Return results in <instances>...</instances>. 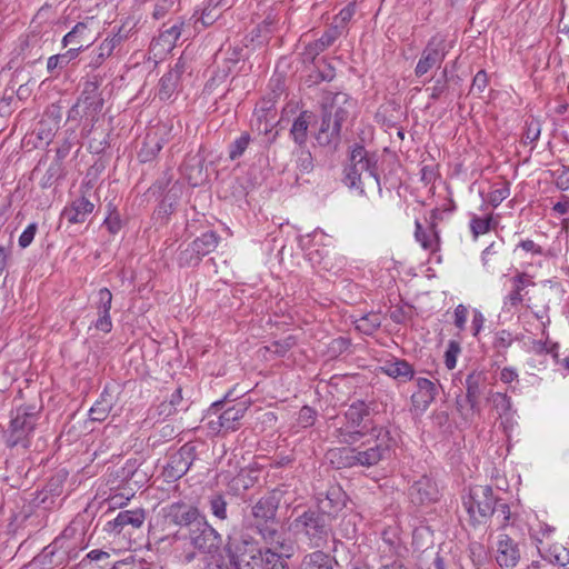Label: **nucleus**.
I'll list each match as a JSON object with an SVG mask.
<instances>
[{
	"instance_id": "nucleus-1",
	"label": "nucleus",
	"mask_w": 569,
	"mask_h": 569,
	"mask_svg": "<svg viewBox=\"0 0 569 569\" xmlns=\"http://www.w3.org/2000/svg\"><path fill=\"white\" fill-rule=\"evenodd\" d=\"M368 436L369 438L358 447H343L331 451V456L337 459L339 467L370 468L391 458L397 447V440L389 428L372 426Z\"/></svg>"
},
{
	"instance_id": "nucleus-2",
	"label": "nucleus",
	"mask_w": 569,
	"mask_h": 569,
	"mask_svg": "<svg viewBox=\"0 0 569 569\" xmlns=\"http://www.w3.org/2000/svg\"><path fill=\"white\" fill-rule=\"evenodd\" d=\"M355 100L345 92H328L321 102V122L315 138L319 146L336 149L340 143L341 128L353 111Z\"/></svg>"
},
{
	"instance_id": "nucleus-3",
	"label": "nucleus",
	"mask_w": 569,
	"mask_h": 569,
	"mask_svg": "<svg viewBox=\"0 0 569 569\" xmlns=\"http://www.w3.org/2000/svg\"><path fill=\"white\" fill-rule=\"evenodd\" d=\"M288 530L310 549H320L327 546L332 536V517L317 507L301 512L295 509Z\"/></svg>"
},
{
	"instance_id": "nucleus-4",
	"label": "nucleus",
	"mask_w": 569,
	"mask_h": 569,
	"mask_svg": "<svg viewBox=\"0 0 569 569\" xmlns=\"http://www.w3.org/2000/svg\"><path fill=\"white\" fill-rule=\"evenodd\" d=\"M343 182L360 196L367 194V188L381 193L376 156L369 154L363 146L356 144L350 152L349 164L345 168Z\"/></svg>"
},
{
	"instance_id": "nucleus-5",
	"label": "nucleus",
	"mask_w": 569,
	"mask_h": 569,
	"mask_svg": "<svg viewBox=\"0 0 569 569\" xmlns=\"http://www.w3.org/2000/svg\"><path fill=\"white\" fill-rule=\"evenodd\" d=\"M369 415L370 409L365 401L352 402L342 417H336L332 423L333 437L343 445L358 442L370 432L371 427L367 423Z\"/></svg>"
},
{
	"instance_id": "nucleus-6",
	"label": "nucleus",
	"mask_w": 569,
	"mask_h": 569,
	"mask_svg": "<svg viewBox=\"0 0 569 569\" xmlns=\"http://www.w3.org/2000/svg\"><path fill=\"white\" fill-rule=\"evenodd\" d=\"M230 397L231 392H228L223 400L213 402L208 410L209 416H216V419H210L208 422L209 429L216 433L224 435L238 430L249 409L250 403L248 401H240L222 410L226 400Z\"/></svg>"
},
{
	"instance_id": "nucleus-7",
	"label": "nucleus",
	"mask_w": 569,
	"mask_h": 569,
	"mask_svg": "<svg viewBox=\"0 0 569 569\" xmlns=\"http://www.w3.org/2000/svg\"><path fill=\"white\" fill-rule=\"evenodd\" d=\"M38 411L34 407H19L11 412V420L8 430L4 432L6 445L10 448L29 446V438L32 435L37 421Z\"/></svg>"
},
{
	"instance_id": "nucleus-8",
	"label": "nucleus",
	"mask_w": 569,
	"mask_h": 569,
	"mask_svg": "<svg viewBox=\"0 0 569 569\" xmlns=\"http://www.w3.org/2000/svg\"><path fill=\"white\" fill-rule=\"evenodd\" d=\"M497 501L491 487L473 486L468 496L463 497L462 505L476 525L483 523L493 516Z\"/></svg>"
},
{
	"instance_id": "nucleus-9",
	"label": "nucleus",
	"mask_w": 569,
	"mask_h": 569,
	"mask_svg": "<svg viewBox=\"0 0 569 569\" xmlns=\"http://www.w3.org/2000/svg\"><path fill=\"white\" fill-rule=\"evenodd\" d=\"M450 48L451 44L447 42L445 36L438 33L431 37L421 51L415 68V76L421 78L433 68H440Z\"/></svg>"
},
{
	"instance_id": "nucleus-10",
	"label": "nucleus",
	"mask_w": 569,
	"mask_h": 569,
	"mask_svg": "<svg viewBox=\"0 0 569 569\" xmlns=\"http://www.w3.org/2000/svg\"><path fill=\"white\" fill-rule=\"evenodd\" d=\"M219 236L214 231H207L196 238L179 254L180 266H197L201 259L212 252L219 243Z\"/></svg>"
},
{
	"instance_id": "nucleus-11",
	"label": "nucleus",
	"mask_w": 569,
	"mask_h": 569,
	"mask_svg": "<svg viewBox=\"0 0 569 569\" xmlns=\"http://www.w3.org/2000/svg\"><path fill=\"white\" fill-rule=\"evenodd\" d=\"M164 521L176 527H188L191 529L203 516L200 510L182 500L171 502L162 508Z\"/></svg>"
},
{
	"instance_id": "nucleus-12",
	"label": "nucleus",
	"mask_w": 569,
	"mask_h": 569,
	"mask_svg": "<svg viewBox=\"0 0 569 569\" xmlns=\"http://www.w3.org/2000/svg\"><path fill=\"white\" fill-rule=\"evenodd\" d=\"M189 540L193 548L203 553L216 552L222 543L221 535L208 523L204 516L189 529Z\"/></svg>"
},
{
	"instance_id": "nucleus-13",
	"label": "nucleus",
	"mask_w": 569,
	"mask_h": 569,
	"mask_svg": "<svg viewBox=\"0 0 569 569\" xmlns=\"http://www.w3.org/2000/svg\"><path fill=\"white\" fill-rule=\"evenodd\" d=\"M184 20L182 18L163 23L159 36L151 42V49L156 52V56L169 53L182 36Z\"/></svg>"
},
{
	"instance_id": "nucleus-14",
	"label": "nucleus",
	"mask_w": 569,
	"mask_h": 569,
	"mask_svg": "<svg viewBox=\"0 0 569 569\" xmlns=\"http://www.w3.org/2000/svg\"><path fill=\"white\" fill-rule=\"evenodd\" d=\"M282 492L273 490L261 497L252 507L251 515L254 519L253 526L261 522H273L277 510L281 502Z\"/></svg>"
},
{
	"instance_id": "nucleus-15",
	"label": "nucleus",
	"mask_w": 569,
	"mask_h": 569,
	"mask_svg": "<svg viewBox=\"0 0 569 569\" xmlns=\"http://www.w3.org/2000/svg\"><path fill=\"white\" fill-rule=\"evenodd\" d=\"M496 561L503 569H513L521 558L518 543L508 535H499L496 545Z\"/></svg>"
},
{
	"instance_id": "nucleus-16",
	"label": "nucleus",
	"mask_w": 569,
	"mask_h": 569,
	"mask_svg": "<svg viewBox=\"0 0 569 569\" xmlns=\"http://www.w3.org/2000/svg\"><path fill=\"white\" fill-rule=\"evenodd\" d=\"M112 303V293L108 288H101L96 295L93 307L97 310L98 319L94 322V328L104 333L112 329V321L110 317V309Z\"/></svg>"
},
{
	"instance_id": "nucleus-17",
	"label": "nucleus",
	"mask_w": 569,
	"mask_h": 569,
	"mask_svg": "<svg viewBox=\"0 0 569 569\" xmlns=\"http://www.w3.org/2000/svg\"><path fill=\"white\" fill-rule=\"evenodd\" d=\"M440 218V211L438 209H433L431 211V222L430 228L425 230L422 224L417 220L415 222V237L416 240L421 244L425 250H429L430 252H436L440 248V237L437 230V220Z\"/></svg>"
},
{
	"instance_id": "nucleus-18",
	"label": "nucleus",
	"mask_w": 569,
	"mask_h": 569,
	"mask_svg": "<svg viewBox=\"0 0 569 569\" xmlns=\"http://www.w3.org/2000/svg\"><path fill=\"white\" fill-rule=\"evenodd\" d=\"M510 281L511 290L503 298V309L507 311L517 309L523 301L526 288L535 286L531 277L526 272H518Z\"/></svg>"
},
{
	"instance_id": "nucleus-19",
	"label": "nucleus",
	"mask_w": 569,
	"mask_h": 569,
	"mask_svg": "<svg viewBox=\"0 0 569 569\" xmlns=\"http://www.w3.org/2000/svg\"><path fill=\"white\" fill-rule=\"evenodd\" d=\"M146 521V510L137 508L132 510L120 511L117 517L108 522L111 532L120 535L124 528L140 529Z\"/></svg>"
},
{
	"instance_id": "nucleus-20",
	"label": "nucleus",
	"mask_w": 569,
	"mask_h": 569,
	"mask_svg": "<svg viewBox=\"0 0 569 569\" xmlns=\"http://www.w3.org/2000/svg\"><path fill=\"white\" fill-rule=\"evenodd\" d=\"M417 391L411 396V403L416 411L425 412L436 399L438 388L427 378L416 380Z\"/></svg>"
},
{
	"instance_id": "nucleus-21",
	"label": "nucleus",
	"mask_w": 569,
	"mask_h": 569,
	"mask_svg": "<svg viewBox=\"0 0 569 569\" xmlns=\"http://www.w3.org/2000/svg\"><path fill=\"white\" fill-rule=\"evenodd\" d=\"M410 499L416 505H428L439 498V490L435 481L428 477H421L410 488Z\"/></svg>"
},
{
	"instance_id": "nucleus-22",
	"label": "nucleus",
	"mask_w": 569,
	"mask_h": 569,
	"mask_svg": "<svg viewBox=\"0 0 569 569\" xmlns=\"http://www.w3.org/2000/svg\"><path fill=\"white\" fill-rule=\"evenodd\" d=\"M191 463V449L182 447L170 456L169 461L164 467V475L170 479H179L188 472Z\"/></svg>"
},
{
	"instance_id": "nucleus-23",
	"label": "nucleus",
	"mask_w": 569,
	"mask_h": 569,
	"mask_svg": "<svg viewBox=\"0 0 569 569\" xmlns=\"http://www.w3.org/2000/svg\"><path fill=\"white\" fill-rule=\"evenodd\" d=\"M181 171L189 184L193 187L201 184L207 178L203 154L201 152L188 154L181 166Z\"/></svg>"
},
{
	"instance_id": "nucleus-24",
	"label": "nucleus",
	"mask_w": 569,
	"mask_h": 569,
	"mask_svg": "<svg viewBox=\"0 0 569 569\" xmlns=\"http://www.w3.org/2000/svg\"><path fill=\"white\" fill-rule=\"evenodd\" d=\"M339 38L337 28H328L316 41L308 43L301 52L303 62H315L316 58Z\"/></svg>"
},
{
	"instance_id": "nucleus-25",
	"label": "nucleus",
	"mask_w": 569,
	"mask_h": 569,
	"mask_svg": "<svg viewBox=\"0 0 569 569\" xmlns=\"http://www.w3.org/2000/svg\"><path fill=\"white\" fill-rule=\"evenodd\" d=\"M487 383L485 371L473 370L466 378V398L472 410L478 409L479 399Z\"/></svg>"
},
{
	"instance_id": "nucleus-26",
	"label": "nucleus",
	"mask_w": 569,
	"mask_h": 569,
	"mask_svg": "<svg viewBox=\"0 0 569 569\" xmlns=\"http://www.w3.org/2000/svg\"><path fill=\"white\" fill-rule=\"evenodd\" d=\"M182 73L183 64L178 61L173 68L161 77L158 90L161 100H168L177 92Z\"/></svg>"
},
{
	"instance_id": "nucleus-27",
	"label": "nucleus",
	"mask_w": 569,
	"mask_h": 569,
	"mask_svg": "<svg viewBox=\"0 0 569 569\" xmlns=\"http://www.w3.org/2000/svg\"><path fill=\"white\" fill-rule=\"evenodd\" d=\"M94 204L86 197L73 200L62 211V217L69 223H83L88 216L93 211Z\"/></svg>"
},
{
	"instance_id": "nucleus-28",
	"label": "nucleus",
	"mask_w": 569,
	"mask_h": 569,
	"mask_svg": "<svg viewBox=\"0 0 569 569\" xmlns=\"http://www.w3.org/2000/svg\"><path fill=\"white\" fill-rule=\"evenodd\" d=\"M116 400L113 396L109 392L108 387H106L100 393L97 401L89 410V419L91 421L102 422L104 421L112 408L114 407Z\"/></svg>"
},
{
	"instance_id": "nucleus-29",
	"label": "nucleus",
	"mask_w": 569,
	"mask_h": 569,
	"mask_svg": "<svg viewBox=\"0 0 569 569\" xmlns=\"http://www.w3.org/2000/svg\"><path fill=\"white\" fill-rule=\"evenodd\" d=\"M381 371L390 378L407 382L413 379L415 369L405 359H395L388 361L381 367Z\"/></svg>"
},
{
	"instance_id": "nucleus-30",
	"label": "nucleus",
	"mask_w": 569,
	"mask_h": 569,
	"mask_svg": "<svg viewBox=\"0 0 569 569\" xmlns=\"http://www.w3.org/2000/svg\"><path fill=\"white\" fill-rule=\"evenodd\" d=\"M92 40V32L89 28V21L78 22L70 32H68L63 39L62 44L67 46H78L87 48Z\"/></svg>"
},
{
	"instance_id": "nucleus-31",
	"label": "nucleus",
	"mask_w": 569,
	"mask_h": 569,
	"mask_svg": "<svg viewBox=\"0 0 569 569\" xmlns=\"http://www.w3.org/2000/svg\"><path fill=\"white\" fill-rule=\"evenodd\" d=\"M312 117L313 116L311 112L303 111L295 119L291 126L290 136L299 147L306 144L308 137V128Z\"/></svg>"
},
{
	"instance_id": "nucleus-32",
	"label": "nucleus",
	"mask_w": 569,
	"mask_h": 569,
	"mask_svg": "<svg viewBox=\"0 0 569 569\" xmlns=\"http://www.w3.org/2000/svg\"><path fill=\"white\" fill-rule=\"evenodd\" d=\"M64 535L56 538L52 543L44 547L42 551L36 556L32 560L37 563L41 569H52L54 567V556L59 548L63 547Z\"/></svg>"
},
{
	"instance_id": "nucleus-33",
	"label": "nucleus",
	"mask_w": 569,
	"mask_h": 569,
	"mask_svg": "<svg viewBox=\"0 0 569 569\" xmlns=\"http://www.w3.org/2000/svg\"><path fill=\"white\" fill-rule=\"evenodd\" d=\"M300 569H333V559L321 550L306 555Z\"/></svg>"
},
{
	"instance_id": "nucleus-34",
	"label": "nucleus",
	"mask_w": 569,
	"mask_h": 569,
	"mask_svg": "<svg viewBox=\"0 0 569 569\" xmlns=\"http://www.w3.org/2000/svg\"><path fill=\"white\" fill-rule=\"evenodd\" d=\"M489 401L500 418H505L508 421L513 417L515 411L512 409V401L507 393L493 392L491 393Z\"/></svg>"
},
{
	"instance_id": "nucleus-35",
	"label": "nucleus",
	"mask_w": 569,
	"mask_h": 569,
	"mask_svg": "<svg viewBox=\"0 0 569 569\" xmlns=\"http://www.w3.org/2000/svg\"><path fill=\"white\" fill-rule=\"evenodd\" d=\"M138 21L133 17H128L119 27L118 31L112 36L106 38L107 41L113 43L117 49L122 42L128 40L137 31Z\"/></svg>"
},
{
	"instance_id": "nucleus-36",
	"label": "nucleus",
	"mask_w": 569,
	"mask_h": 569,
	"mask_svg": "<svg viewBox=\"0 0 569 569\" xmlns=\"http://www.w3.org/2000/svg\"><path fill=\"white\" fill-rule=\"evenodd\" d=\"M62 177H63L62 156L60 154V151H58L57 159H54L49 164L46 173L43 174V177L40 180V186L42 188H50Z\"/></svg>"
},
{
	"instance_id": "nucleus-37",
	"label": "nucleus",
	"mask_w": 569,
	"mask_h": 569,
	"mask_svg": "<svg viewBox=\"0 0 569 569\" xmlns=\"http://www.w3.org/2000/svg\"><path fill=\"white\" fill-rule=\"evenodd\" d=\"M254 527L266 543L282 547V537L277 529L276 520L273 522H261L254 525Z\"/></svg>"
},
{
	"instance_id": "nucleus-38",
	"label": "nucleus",
	"mask_w": 569,
	"mask_h": 569,
	"mask_svg": "<svg viewBox=\"0 0 569 569\" xmlns=\"http://www.w3.org/2000/svg\"><path fill=\"white\" fill-rule=\"evenodd\" d=\"M382 322V318L378 312H369L355 321L356 329L365 335L376 332Z\"/></svg>"
},
{
	"instance_id": "nucleus-39",
	"label": "nucleus",
	"mask_w": 569,
	"mask_h": 569,
	"mask_svg": "<svg viewBox=\"0 0 569 569\" xmlns=\"http://www.w3.org/2000/svg\"><path fill=\"white\" fill-rule=\"evenodd\" d=\"M114 50L113 43H110V41L104 39L100 46L92 51L89 67L92 69L99 68L109 57L112 56Z\"/></svg>"
},
{
	"instance_id": "nucleus-40",
	"label": "nucleus",
	"mask_w": 569,
	"mask_h": 569,
	"mask_svg": "<svg viewBox=\"0 0 569 569\" xmlns=\"http://www.w3.org/2000/svg\"><path fill=\"white\" fill-rule=\"evenodd\" d=\"M97 90L98 86L94 82H87L80 98L86 107H93L94 111L102 107V99L97 97Z\"/></svg>"
},
{
	"instance_id": "nucleus-41",
	"label": "nucleus",
	"mask_w": 569,
	"mask_h": 569,
	"mask_svg": "<svg viewBox=\"0 0 569 569\" xmlns=\"http://www.w3.org/2000/svg\"><path fill=\"white\" fill-rule=\"evenodd\" d=\"M355 11V4H348L333 18V23L330 28H337L339 37L346 31L347 24L352 19Z\"/></svg>"
},
{
	"instance_id": "nucleus-42",
	"label": "nucleus",
	"mask_w": 569,
	"mask_h": 569,
	"mask_svg": "<svg viewBox=\"0 0 569 569\" xmlns=\"http://www.w3.org/2000/svg\"><path fill=\"white\" fill-rule=\"evenodd\" d=\"M251 142V137L248 132H242L233 142L229 146V158L231 160L239 159L243 156Z\"/></svg>"
},
{
	"instance_id": "nucleus-43",
	"label": "nucleus",
	"mask_w": 569,
	"mask_h": 569,
	"mask_svg": "<svg viewBox=\"0 0 569 569\" xmlns=\"http://www.w3.org/2000/svg\"><path fill=\"white\" fill-rule=\"evenodd\" d=\"M210 512L213 517L219 520H226L228 518L227 513V500L222 495H212L208 500Z\"/></svg>"
},
{
	"instance_id": "nucleus-44",
	"label": "nucleus",
	"mask_w": 569,
	"mask_h": 569,
	"mask_svg": "<svg viewBox=\"0 0 569 569\" xmlns=\"http://www.w3.org/2000/svg\"><path fill=\"white\" fill-rule=\"evenodd\" d=\"M515 338L510 331L499 330L493 336L492 347L497 352L505 353Z\"/></svg>"
},
{
	"instance_id": "nucleus-45",
	"label": "nucleus",
	"mask_w": 569,
	"mask_h": 569,
	"mask_svg": "<svg viewBox=\"0 0 569 569\" xmlns=\"http://www.w3.org/2000/svg\"><path fill=\"white\" fill-rule=\"evenodd\" d=\"M510 194V188L508 183H500L499 186H495L487 196V201L492 207H498L505 199H507Z\"/></svg>"
},
{
	"instance_id": "nucleus-46",
	"label": "nucleus",
	"mask_w": 569,
	"mask_h": 569,
	"mask_svg": "<svg viewBox=\"0 0 569 569\" xmlns=\"http://www.w3.org/2000/svg\"><path fill=\"white\" fill-rule=\"evenodd\" d=\"M448 89V70L445 68L441 72L440 78L435 80V83L431 88H428L427 90H430V99L438 100Z\"/></svg>"
},
{
	"instance_id": "nucleus-47",
	"label": "nucleus",
	"mask_w": 569,
	"mask_h": 569,
	"mask_svg": "<svg viewBox=\"0 0 569 569\" xmlns=\"http://www.w3.org/2000/svg\"><path fill=\"white\" fill-rule=\"evenodd\" d=\"M296 163H297V168L306 173V172H310L313 168V159H312V156L310 153L309 150H307L306 148L300 147V149L298 150L297 152V160H296Z\"/></svg>"
},
{
	"instance_id": "nucleus-48",
	"label": "nucleus",
	"mask_w": 569,
	"mask_h": 569,
	"mask_svg": "<svg viewBox=\"0 0 569 569\" xmlns=\"http://www.w3.org/2000/svg\"><path fill=\"white\" fill-rule=\"evenodd\" d=\"M495 519L498 522L499 528H505L509 525L510 520V508L506 502L497 501L495 506Z\"/></svg>"
},
{
	"instance_id": "nucleus-49",
	"label": "nucleus",
	"mask_w": 569,
	"mask_h": 569,
	"mask_svg": "<svg viewBox=\"0 0 569 569\" xmlns=\"http://www.w3.org/2000/svg\"><path fill=\"white\" fill-rule=\"evenodd\" d=\"M541 133V124L539 120L531 119L526 123V130L523 133L525 143L536 142Z\"/></svg>"
},
{
	"instance_id": "nucleus-50",
	"label": "nucleus",
	"mask_w": 569,
	"mask_h": 569,
	"mask_svg": "<svg viewBox=\"0 0 569 569\" xmlns=\"http://www.w3.org/2000/svg\"><path fill=\"white\" fill-rule=\"evenodd\" d=\"M317 417V411L309 406H303L299 413L297 422L301 428H308L313 426Z\"/></svg>"
},
{
	"instance_id": "nucleus-51",
	"label": "nucleus",
	"mask_w": 569,
	"mask_h": 569,
	"mask_svg": "<svg viewBox=\"0 0 569 569\" xmlns=\"http://www.w3.org/2000/svg\"><path fill=\"white\" fill-rule=\"evenodd\" d=\"M257 552L261 559V562L266 566H271L270 568H276V565L279 562H286L281 559V555L271 550L270 548L258 549Z\"/></svg>"
},
{
	"instance_id": "nucleus-52",
	"label": "nucleus",
	"mask_w": 569,
	"mask_h": 569,
	"mask_svg": "<svg viewBox=\"0 0 569 569\" xmlns=\"http://www.w3.org/2000/svg\"><path fill=\"white\" fill-rule=\"evenodd\" d=\"M491 218L475 217L470 222V228L475 237L485 234L490 229Z\"/></svg>"
},
{
	"instance_id": "nucleus-53",
	"label": "nucleus",
	"mask_w": 569,
	"mask_h": 569,
	"mask_svg": "<svg viewBox=\"0 0 569 569\" xmlns=\"http://www.w3.org/2000/svg\"><path fill=\"white\" fill-rule=\"evenodd\" d=\"M37 230H38L37 222L30 223L19 237V240H18L19 247L22 249L28 248L32 243L34 236L37 233Z\"/></svg>"
},
{
	"instance_id": "nucleus-54",
	"label": "nucleus",
	"mask_w": 569,
	"mask_h": 569,
	"mask_svg": "<svg viewBox=\"0 0 569 569\" xmlns=\"http://www.w3.org/2000/svg\"><path fill=\"white\" fill-rule=\"evenodd\" d=\"M497 254L498 251L496 250L495 244L488 246L482 251V263L489 271H495V266L497 263Z\"/></svg>"
},
{
	"instance_id": "nucleus-55",
	"label": "nucleus",
	"mask_w": 569,
	"mask_h": 569,
	"mask_svg": "<svg viewBox=\"0 0 569 569\" xmlns=\"http://www.w3.org/2000/svg\"><path fill=\"white\" fill-rule=\"evenodd\" d=\"M174 0H159L153 9L152 17L156 20L164 18L173 8Z\"/></svg>"
},
{
	"instance_id": "nucleus-56",
	"label": "nucleus",
	"mask_w": 569,
	"mask_h": 569,
	"mask_svg": "<svg viewBox=\"0 0 569 569\" xmlns=\"http://www.w3.org/2000/svg\"><path fill=\"white\" fill-rule=\"evenodd\" d=\"M518 249H521L525 252L530 253L532 256H541L543 253L542 247L530 239L521 240L516 246L513 252H516Z\"/></svg>"
},
{
	"instance_id": "nucleus-57",
	"label": "nucleus",
	"mask_w": 569,
	"mask_h": 569,
	"mask_svg": "<svg viewBox=\"0 0 569 569\" xmlns=\"http://www.w3.org/2000/svg\"><path fill=\"white\" fill-rule=\"evenodd\" d=\"M103 224L112 234L118 233L122 227L120 216L116 211H111L109 213V216L104 219Z\"/></svg>"
},
{
	"instance_id": "nucleus-58",
	"label": "nucleus",
	"mask_w": 569,
	"mask_h": 569,
	"mask_svg": "<svg viewBox=\"0 0 569 569\" xmlns=\"http://www.w3.org/2000/svg\"><path fill=\"white\" fill-rule=\"evenodd\" d=\"M460 351V348L455 342L449 345V348L445 352V365L448 369H453L457 363V356Z\"/></svg>"
},
{
	"instance_id": "nucleus-59",
	"label": "nucleus",
	"mask_w": 569,
	"mask_h": 569,
	"mask_svg": "<svg viewBox=\"0 0 569 569\" xmlns=\"http://www.w3.org/2000/svg\"><path fill=\"white\" fill-rule=\"evenodd\" d=\"M67 66V60L61 54H54L48 59L47 70L50 73H56L57 70L61 71Z\"/></svg>"
},
{
	"instance_id": "nucleus-60",
	"label": "nucleus",
	"mask_w": 569,
	"mask_h": 569,
	"mask_svg": "<svg viewBox=\"0 0 569 569\" xmlns=\"http://www.w3.org/2000/svg\"><path fill=\"white\" fill-rule=\"evenodd\" d=\"M488 86V74L485 70L477 72L472 80L471 91L483 92Z\"/></svg>"
},
{
	"instance_id": "nucleus-61",
	"label": "nucleus",
	"mask_w": 569,
	"mask_h": 569,
	"mask_svg": "<svg viewBox=\"0 0 569 569\" xmlns=\"http://www.w3.org/2000/svg\"><path fill=\"white\" fill-rule=\"evenodd\" d=\"M470 556L475 563L480 565L486 559V550L481 543L475 542L470 545Z\"/></svg>"
},
{
	"instance_id": "nucleus-62",
	"label": "nucleus",
	"mask_w": 569,
	"mask_h": 569,
	"mask_svg": "<svg viewBox=\"0 0 569 569\" xmlns=\"http://www.w3.org/2000/svg\"><path fill=\"white\" fill-rule=\"evenodd\" d=\"M110 558V555L107 551L100 549H93L87 553L86 558L81 561L83 567L87 566V560L89 561H104Z\"/></svg>"
},
{
	"instance_id": "nucleus-63",
	"label": "nucleus",
	"mask_w": 569,
	"mask_h": 569,
	"mask_svg": "<svg viewBox=\"0 0 569 569\" xmlns=\"http://www.w3.org/2000/svg\"><path fill=\"white\" fill-rule=\"evenodd\" d=\"M468 309L463 305L457 306L455 309V326L463 329L467 322Z\"/></svg>"
},
{
	"instance_id": "nucleus-64",
	"label": "nucleus",
	"mask_w": 569,
	"mask_h": 569,
	"mask_svg": "<svg viewBox=\"0 0 569 569\" xmlns=\"http://www.w3.org/2000/svg\"><path fill=\"white\" fill-rule=\"evenodd\" d=\"M556 186L562 191L569 190V167H563L556 177Z\"/></svg>"
}]
</instances>
